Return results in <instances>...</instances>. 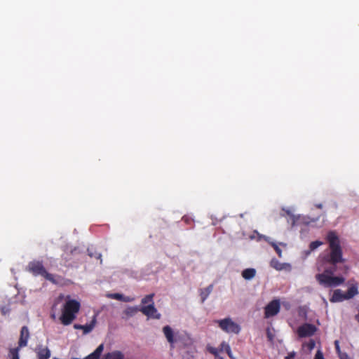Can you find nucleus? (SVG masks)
I'll return each mask as SVG.
<instances>
[{"label": "nucleus", "instance_id": "obj_1", "mask_svg": "<svg viewBox=\"0 0 359 359\" xmlns=\"http://www.w3.org/2000/svg\"><path fill=\"white\" fill-rule=\"evenodd\" d=\"M329 244L330 252L320 257L323 264H330L331 266L325 268L324 271L316 275V279L320 285L325 287H337L344 283L345 278L340 276H334L336 266L344 263L343 251L340 239L336 232L329 231L326 236Z\"/></svg>", "mask_w": 359, "mask_h": 359}, {"label": "nucleus", "instance_id": "obj_2", "mask_svg": "<svg viewBox=\"0 0 359 359\" xmlns=\"http://www.w3.org/2000/svg\"><path fill=\"white\" fill-rule=\"evenodd\" d=\"M163 333L171 349L175 346L184 348L192 344L191 339L187 333L180 331L175 332L169 325L163 327Z\"/></svg>", "mask_w": 359, "mask_h": 359}, {"label": "nucleus", "instance_id": "obj_6", "mask_svg": "<svg viewBox=\"0 0 359 359\" xmlns=\"http://www.w3.org/2000/svg\"><path fill=\"white\" fill-rule=\"evenodd\" d=\"M358 294L357 284L351 285L347 291L344 293L340 289L335 290L330 299L331 302H341L344 300L351 299Z\"/></svg>", "mask_w": 359, "mask_h": 359}, {"label": "nucleus", "instance_id": "obj_17", "mask_svg": "<svg viewBox=\"0 0 359 359\" xmlns=\"http://www.w3.org/2000/svg\"><path fill=\"white\" fill-rule=\"evenodd\" d=\"M95 323H96V320L94 318L89 324L83 325L82 330L83 331V334H88V333L90 332L93 330V328L95 325Z\"/></svg>", "mask_w": 359, "mask_h": 359}, {"label": "nucleus", "instance_id": "obj_32", "mask_svg": "<svg viewBox=\"0 0 359 359\" xmlns=\"http://www.w3.org/2000/svg\"><path fill=\"white\" fill-rule=\"evenodd\" d=\"M65 297V296L63 294H60L59 297H58V300H62Z\"/></svg>", "mask_w": 359, "mask_h": 359}, {"label": "nucleus", "instance_id": "obj_16", "mask_svg": "<svg viewBox=\"0 0 359 359\" xmlns=\"http://www.w3.org/2000/svg\"><path fill=\"white\" fill-rule=\"evenodd\" d=\"M138 311H140V309L135 306H128L123 311L124 314L128 317L134 316Z\"/></svg>", "mask_w": 359, "mask_h": 359}, {"label": "nucleus", "instance_id": "obj_33", "mask_svg": "<svg viewBox=\"0 0 359 359\" xmlns=\"http://www.w3.org/2000/svg\"><path fill=\"white\" fill-rule=\"evenodd\" d=\"M215 359H224V358L223 357L217 355L215 356Z\"/></svg>", "mask_w": 359, "mask_h": 359}, {"label": "nucleus", "instance_id": "obj_9", "mask_svg": "<svg viewBox=\"0 0 359 359\" xmlns=\"http://www.w3.org/2000/svg\"><path fill=\"white\" fill-rule=\"evenodd\" d=\"M317 330V327L311 323H304L297 329V334L299 337H307L313 336Z\"/></svg>", "mask_w": 359, "mask_h": 359}, {"label": "nucleus", "instance_id": "obj_25", "mask_svg": "<svg viewBox=\"0 0 359 359\" xmlns=\"http://www.w3.org/2000/svg\"><path fill=\"white\" fill-rule=\"evenodd\" d=\"M271 245L273 247L274 250H276L278 256L280 257L282 252L280 248L276 243H273L271 244Z\"/></svg>", "mask_w": 359, "mask_h": 359}, {"label": "nucleus", "instance_id": "obj_12", "mask_svg": "<svg viewBox=\"0 0 359 359\" xmlns=\"http://www.w3.org/2000/svg\"><path fill=\"white\" fill-rule=\"evenodd\" d=\"M213 290V285H210L207 287L200 290V296L201 298V302L203 303L205 299L208 297L210 294Z\"/></svg>", "mask_w": 359, "mask_h": 359}, {"label": "nucleus", "instance_id": "obj_28", "mask_svg": "<svg viewBox=\"0 0 359 359\" xmlns=\"http://www.w3.org/2000/svg\"><path fill=\"white\" fill-rule=\"evenodd\" d=\"M295 353H289L287 356L285 357V359H294Z\"/></svg>", "mask_w": 359, "mask_h": 359}, {"label": "nucleus", "instance_id": "obj_8", "mask_svg": "<svg viewBox=\"0 0 359 359\" xmlns=\"http://www.w3.org/2000/svg\"><path fill=\"white\" fill-rule=\"evenodd\" d=\"M280 309L279 299H273L264 308V317L269 318L277 315Z\"/></svg>", "mask_w": 359, "mask_h": 359}, {"label": "nucleus", "instance_id": "obj_21", "mask_svg": "<svg viewBox=\"0 0 359 359\" xmlns=\"http://www.w3.org/2000/svg\"><path fill=\"white\" fill-rule=\"evenodd\" d=\"M323 243L322 241H313L309 245V248L311 250H314L318 248L319 246L322 245Z\"/></svg>", "mask_w": 359, "mask_h": 359}, {"label": "nucleus", "instance_id": "obj_31", "mask_svg": "<svg viewBox=\"0 0 359 359\" xmlns=\"http://www.w3.org/2000/svg\"><path fill=\"white\" fill-rule=\"evenodd\" d=\"M315 205L318 209H322L323 208V205L321 203L316 204Z\"/></svg>", "mask_w": 359, "mask_h": 359}, {"label": "nucleus", "instance_id": "obj_15", "mask_svg": "<svg viewBox=\"0 0 359 359\" xmlns=\"http://www.w3.org/2000/svg\"><path fill=\"white\" fill-rule=\"evenodd\" d=\"M104 359H124V355L120 351H114L105 354Z\"/></svg>", "mask_w": 359, "mask_h": 359}, {"label": "nucleus", "instance_id": "obj_19", "mask_svg": "<svg viewBox=\"0 0 359 359\" xmlns=\"http://www.w3.org/2000/svg\"><path fill=\"white\" fill-rule=\"evenodd\" d=\"M20 347H16L14 348H11L9 351V355L11 357V359H20L19 357V351H20Z\"/></svg>", "mask_w": 359, "mask_h": 359}, {"label": "nucleus", "instance_id": "obj_24", "mask_svg": "<svg viewBox=\"0 0 359 359\" xmlns=\"http://www.w3.org/2000/svg\"><path fill=\"white\" fill-rule=\"evenodd\" d=\"M314 359H325L324 356H323V353L320 350L317 351V352L315 355Z\"/></svg>", "mask_w": 359, "mask_h": 359}, {"label": "nucleus", "instance_id": "obj_14", "mask_svg": "<svg viewBox=\"0 0 359 359\" xmlns=\"http://www.w3.org/2000/svg\"><path fill=\"white\" fill-rule=\"evenodd\" d=\"M50 357V351L48 348H40L37 352L38 359H48Z\"/></svg>", "mask_w": 359, "mask_h": 359}, {"label": "nucleus", "instance_id": "obj_20", "mask_svg": "<svg viewBox=\"0 0 359 359\" xmlns=\"http://www.w3.org/2000/svg\"><path fill=\"white\" fill-rule=\"evenodd\" d=\"M108 297L111 298V299L119 300V301H124V302H128L129 301V299H125L123 295L121 294H119V293L109 294H108Z\"/></svg>", "mask_w": 359, "mask_h": 359}, {"label": "nucleus", "instance_id": "obj_26", "mask_svg": "<svg viewBox=\"0 0 359 359\" xmlns=\"http://www.w3.org/2000/svg\"><path fill=\"white\" fill-rule=\"evenodd\" d=\"M209 351H210V353L213 354L215 356L218 355V351L215 348H210Z\"/></svg>", "mask_w": 359, "mask_h": 359}, {"label": "nucleus", "instance_id": "obj_4", "mask_svg": "<svg viewBox=\"0 0 359 359\" xmlns=\"http://www.w3.org/2000/svg\"><path fill=\"white\" fill-rule=\"evenodd\" d=\"M154 294H149L142 299L141 304L142 306L140 309V311L148 318L159 320L161 315L154 306Z\"/></svg>", "mask_w": 359, "mask_h": 359}, {"label": "nucleus", "instance_id": "obj_7", "mask_svg": "<svg viewBox=\"0 0 359 359\" xmlns=\"http://www.w3.org/2000/svg\"><path fill=\"white\" fill-rule=\"evenodd\" d=\"M222 330L226 333L238 334L241 332V326L233 322L231 318H226L215 321Z\"/></svg>", "mask_w": 359, "mask_h": 359}, {"label": "nucleus", "instance_id": "obj_29", "mask_svg": "<svg viewBox=\"0 0 359 359\" xmlns=\"http://www.w3.org/2000/svg\"><path fill=\"white\" fill-rule=\"evenodd\" d=\"M340 359H348V355L346 353H341V352L339 353Z\"/></svg>", "mask_w": 359, "mask_h": 359}, {"label": "nucleus", "instance_id": "obj_3", "mask_svg": "<svg viewBox=\"0 0 359 359\" xmlns=\"http://www.w3.org/2000/svg\"><path fill=\"white\" fill-rule=\"evenodd\" d=\"M66 298L67 300L63 305L60 320L62 325H69L76 318V314L81 308V304L76 299H71L69 295Z\"/></svg>", "mask_w": 359, "mask_h": 359}, {"label": "nucleus", "instance_id": "obj_11", "mask_svg": "<svg viewBox=\"0 0 359 359\" xmlns=\"http://www.w3.org/2000/svg\"><path fill=\"white\" fill-rule=\"evenodd\" d=\"M104 350V344H101L99 345L97 348L88 356H86L84 359H99L102 351Z\"/></svg>", "mask_w": 359, "mask_h": 359}, {"label": "nucleus", "instance_id": "obj_18", "mask_svg": "<svg viewBox=\"0 0 359 359\" xmlns=\"http://www.w3.org/2000/svg\"><path fill=\"white\" fill-rule=\"evenodd\" d=\"M220 351H226V353L228 354V355L230 357V358H232V355H231V348L229 346V345L226 343L225 341H223L220 344Z\"/></svg>", "mask_w": 359, "mask_h": 359}, {"label": "nucleus", "instance_id": "obj_5", "mask_svg": "<svg viewBox=\"0 0 359 359\" xmlns=\"http://www.w3.org/2000/svg\"><path fill=\"white\" fill-rule=\"evenodd\" d=\"M27 271L35 276H41L51 283H56V280H55L53 275L46 270L43 262L41 261L34 260L30 262L27 265Z\"/></svg>", "mask_w": 359, "mask_h": 359}, {"label": "nucleus", "instance_id": "obj_10", "mask_svg": "<svg viewBox=\"0 0 359 359\" xmlns=\"http://www.w3.org/2000/svg\"><path fill=\"white\" fill-rule=\"evenodd\" d=\"M29 335L30 334L28 327L27 326H23L20 330L18 347L22 348L27 346Z\"/></svg>", "mask_w": 359, "mask_h": 359}, {"label": "nucleus", "instance_id": "obj_30", "mask_svg": "<svg viewBox=\"0 0 359 359\" xmlns=\"http://www.w3.org/2000/svg\"><path fill=\"white\" fill-rule=\"evenodd\" d=\"M74 328L76 329V330H82L83 325L74 324Z\"/></svg>", "mask_w": 359, "mask_h": 359}, {"label": "nucleus", "instance_id": "obj_27", "mask_svg": "<svg viewBox=\"0 0 359 359\" xmlns=\"http://www.w3.org/2000/svg\"><path fill=\"white\" fill-rule=\"evenodd\" d=\"M335 348L338 353H340L339 343L338 341H334Z\"/></svg>", "mask_w": 359, "mask_h": 359}, {"label": "nucleus", "instance_id": "obj_23", "mask_svg": "<svg viewBox=\"0 0 359 359\" xmlns=\"http://www.w3.org/2000/svg\"><path fill=\"white\" fill-rule=\"evenodd\" d=\"M316 342L313 339H310L308 343H306V346L309 350L311 351L315 348Z\"/></svg>", "mask_w": 359, "mask_h": 359}, {"label": "nucleus", "instance_id": "obj_22", "mask_svg": "<svg viewBox=\"0 0 359 359\" xmlns=\"http://www.w3.org/2000/svg\"><path fill=\"white\" fill-rule=\"evenodd\" d=\"M271 266L277 270H281L283 269L281 264L276 259H273L271 261Z\"/></svg>", "mask_w": 359, "mask_h": 359}, {"label": "nucleus", "instance_id": "obj_13", "mask_svg": "<svg viewBox=\"0 0 359 359\" xmlns=\"http://www.w3.org/2000/svg\"><path fill=\"white\" fill-rule=\"evenodd\" d=\"M256 275V270L253 268L245 269L242 271V277L245 280H251Z\"/></svg>", "mask_w": 359, "mask_h": 359}]
</instances>
